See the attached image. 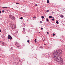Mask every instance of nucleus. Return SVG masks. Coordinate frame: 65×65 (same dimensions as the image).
<instances>
[{"label":"nucleus","instance_id":"cd10ccee","mask_svg":"<svg viewBox=\"0 0 65 65\" xmlns=\"http://www.w3.org/2000/svg\"><path fill=\"white\" fill-rule=\"evenodd\" d=\"M40 23H42V21H40Z\"/></svg>","mask_w":65,"mask_h":65},{"label":"nucleus","instance_id":"f3484780","mask_svg":"<svg viewBox=\"0 0 65 65\" xmlns=\"http://www.w3.org/2000/svg\"><path fill=\"white\" fill-rule=\"evenodd\" d=\"M44 40H43V41H44L45 40V38H44Z\"/></svg>","mask_w":65,"mask_h":65},{"label":"nucleus","instance_id":"aec40b11","mask_svg":"<svg viewBox=\"0 0 65 65\" xmlns=\"http://www.w3.org/2000/svg\"><path fill=\"white\" fill-rule=\"evenodd\" d=\"M17 47H19H19H20V46H17Z\"/></svg>","mask_w":65,"mask_h":65},{"label":"nucleus","instance_id":"4468645a","mask_svg":"<svg viewBox=\"0 0 65 65\" xmlns=\"http://www.w3.org/2000/svg\"><path fill=\"white\" fill-rule=\"evenodd\" d=\"M46 19V21L47 22H48V18H47Z\"/></svg>","mask_w":65,"mask_h":65},{"label":"nucleus","instance_id":"bb28decb","mask_svg":"<svg viewBox=\"0 0 65 65\" xmlns=\"http://www.w3.org/2000/svg\"><path fill=\"white\" fill-rule=\"evenodd\" d=\"M33 18H34V19H35V18H36V17H33Z\"/></svg>","mask_w":65,"mask_h":65},{"label":"nucleus","instance_id":"ea45409f","mask_svg":"<svg viewBox=\"0 0 65 65\" xmlns=\"http://www.w3.org/2000/svg\"><path fill=\"white\" fill-rule=\"evenodd\" d=\"M39 33H40V32Z\"/></svg>","mask_w":65,"mask_h":65},{"label":"nucleus","instance_id":"4be33fe9","mask_svg":"<svg viewBox=\"0 0 65 65\" xmlns=\"http://www.w3.org/2000/svg\"><path fill=\"white\" fill-rule=\"evenodd\" d=\"M54 20H55L54 18H53V19H52V21H54Z\"/></svg>","mask_w":65,"mask_h":65},{"label":"nucleus","instance_id":"dca6fc26","mask_svg":"<svg viewBox=\"0 0 65 65\" xmlns=\"http://www.w3.org/2000/svg\"><path fill=\"white\" fill-rule=\"evenodd\" d=\"M40 48H43V47L42 46H41L40 47Z\"/></svg>","mask_w":65,"mask_h":65},{"label":"nucleus","instance_id":"e433bc0d","mask_svg":"<svg viewBox=\"0 0 65 65\" xmlns=\"http://www.w3.org/2000/svg\"><path fill=\"white\" fill-rule=\"evenodd\" d=\"M1 11H0V13H1Z\"/></svg>","mask_w":65,"mask_h":65},{"label":"nucleus","instance_id":"6e6552de","mask_svg":"<svg viewBox=\"0 0 65 65\" xmlns=\"http://www.w3.org/2000/svg\"><path fill=\"white\" fill-rule=\"evenodd\" d=\"M23 32H25V29L24 28H23Z\"/></svg>","mask_w":65,"mask_h":65},{"label":"nucleus","instance_id":"1a4fd4ad","mask_svg":"<svg viewBox=\"0 0 65 65\" xmlns=\"http://www.w3.org/2000/svg\"><path fill=\"white\" fill-rule=\"evenodd\" d=\"M49 18H50V19H51V18H52V16H49Z\"/></svg>","mask_w":65,"mask_h":65},{"label":"nucleus","instance_id":"a19ab883","mask_svg":"<svg viewBox=\"0 0 65 65\" xmlns=\"http://www.w3.org/2000/svg\"><path fill=\"white\" fill-rule=\"evenodd\" d=\"M0 55H1V54H0Z\"/></svg>","mask_w":65,"mask_h":65},{"label":"nucleus","instance_id":"473e14b6","mask_svg":"<svg viewBox=\"0 0 65 65\" xmlns=\"http://www.w3.org/2000/svg\"><path fill=\"white\" fill-rule=\"evenodd\" d=\"M35 42H36V41H35Z\"/></svg>","mask_w":65,"mask_h":65},{"label":"nucleus","instance_id":"9b49d317","mask_svg":"<svg viewBox=\"0 0 65 65\" xmlns=\"http://www.w3.org/2000/svg\"><path fill=\"white\" fill-rule=\"evenodd\" d=\"M56 24H59V22H58V21H57L56 22Z\"/></svg>","mask_w":65,"mask_h":65},{"label":"nucleus","instance_id":"a211bd4d","mask_svg":"<svg viewBox=\"0 0 65 65\" xmlns=\"http://www.w3.org/2000/svg\"><path fill=\"white\" fill-rule=\"evenodd\" d=\"M2 12L3 13V12H4V10H3L2 11Z\"/></svg>","mask_w":65,"mask_h":65},{"label":"nucleus","instance_id":"412c9836","mask_svg":"<svg viewBox=\"0 0 65 65\" xmlns=\"http://www.w3.org/2000/svg\"><path fill=\"white\" fill-rule=\"evenodd\" d=\"M13 47H11V50H13Z\"/></svg>","mask_w":65,"mask_h":65},{"label":"nucleus","instance_id":"c85d7f7f","mask_svg":"<svg viewBox=\"0 0 65 65\" xmlns=\"http://www.w3.org/2000/svg\"><path fill=\"white\" fill-rule=\"evenodd\" d=\"M36 6H37V4H36L35 5Z\"/></svg>","mask_w":65,"mask_h":65},{"label":"nucleus","instance_id":"b1692460","mask_svg":"<svg viewBox=\"0 0 65 65\" xmlns=\"http://www.w3.org/2000/svg\"><path fill=\"white\" fill-rule=\"evenodd\" d=\"M47 34H49V33L48 32H47Z\"/></svg>","mask_w":65,"mask_h":65},{"label":"nucleus","instance_id":"2f4dec72","mask_svg":"<svg viewBox=\"0 0 65 65\" xmlns=\"http://www.w3.org/2000/svg\"><path fill=\"white\" fill-rule=\"evenodd\" d=\"M0 32H1V30H0Z\"/></svg>","mask_w":65,"mask_h":65},{"label":"nucleus","instance_id":"6ab92c4d","mask_svg":"<svg viewBox=\"0 0 65 65\" xmlns=\"http://www.w3.org/2000/svg\"><path fill=\"white\" fill-rule=\"evenodd\" d=\"M21 20H22L23 19V17H21L20 18Z\"/></svg>","mask_w":65,"mask_h":65},{"label":"nucleus","instance_id":"f03ea898","mask_svg":"<svg viewBox=\"0 0 65 65\" xmlns=\"http://www.w3.org/2000/svg\"><path fill=\"white\" fill-rule=\"evenodd\" d=\"M9 24H10V25H11V26H12V28L13 29H15V28H17V27H16V26H15V25H14L13 24H12V23H9Z\"/></svg>","mask_w":65,"mask_h":65},{"label":"nucleus","instance_id":"f257e3e1","mask_svg":"<svg viewBox=\"0 0 65 65\" xmlns=\"http://www.w3.org/2000/svg\"><path fill=\"white\" fill-rule=\"evenodd\" d=\"M62 50H57L52 53L53 59L56 62H58L60 64H63V59L60 55H59L60 53H62Z\"/></svg>","mask_w":65,"mask_h":65},{"label":"nucleus","instance_id":"5701e85b","mask_svg":"<svg viewBox=\"0 0 65 65\" xmlns=\"http://www.w3.org/2000/svg\"><path fill=\"white\" fill-rule=\"evenodd\" d=\"M41 30H43V28H42V27H41Z\"/></svg>","mask_w":65,"mask_h":65},{"label":"nucleus","instance_id":"58836bf2","mask_svg":"<svg viewBox=\"0 0 65 65\" xmlns=\"http://www.w3.org/2000/svg\"><path fill=\"white\" fill-rule=\"evenodd\" d=\"M29 31H30V30H29Z\"/></svg>","mask_w":65,"mask_h":65},{"label":"nucleus","instance_id":"0eeeda50","mask_svg":"<svg viewBox=\"0 0 65 65\" xmlns=\"http://www.w3.org/2000/svg\"><path fill=\"white\" fill-rule=\"evenodd\" d=\"M60 17L61 18H64V16H63V15H61Z\"/></svg>","mask_w":65,"mask_h":65},{"label":"nucleus","instance_id":"ddd939ff","mask_svg":"<svg viewBox=\"0 0 65 65\" xmlns=\"http://www.w3.org/2000/svg\"><path fill=\"white\" fill-rule=\"evenodd\" d=\"M41 18L42 19H44V17L43 16H42Z\"/></svg>","mask_w":65,"mask_h":65},{"label":"nucleus","instance_id":"37998d69","mask_svg":"<svg viewBox=\"0 0 65 65\" xmlns=\"http://www.w3.org/2000/svg\"><path fill=\"white\" fill-rule=\"evenodd\" d=\"M46 56H47V55H46Z\"/></svg>","mask_w":65,"mask_h":65},{"label":"nucleus","instance_id":"39448f33","mask_svg":"<svg viewBox=\"0 0 65 65\" xmlns=\"http://www.w3.org/2000/svg\"><path fill=\"white\" fill-rule=\"evenodd\" d=\"M11 19L13 20H14L15 19V17H14V16H12V18H11Z\"/></svg>","mask_w":65,"mask_h":65},{"label":"nucleus","instance_id":"7c9ffc66","mask_svg":"<svg viewBox=\"0 0 65 65\" xmlns=\"http://www.w3.org/2000/svg\"><path fill=\"white\" fill-rule=\"evenodd\" d=\"M15 63H16V64H17V65L18 64V63L17 62H16Z\"/></svg>","mask_w":65,"mask_h":65},{"label":"nucleus","instance_id":"79ce46f5","mask_svg":"<svg viewBox=\"0 0 65 65\" xmlns=\"http://www.w3.org/2000/svg\"><path fill=\"white\" fill-rule=\"evenodd\" d=\"M45 55H46V54Z\"/></svg>","mask_w":65,"mask_h":65},{"label":"nucleus","instance_id":"9d476101","mask_svg":"<svg viewBox=\"0 0 65 65\" xmlns=\"http://www.w3.org/2000/svg\"><path fill=\"white\" fill-rule=\"evenodd\" d=\"M47 3H48L50 2V1H49V0H47Z\"/></svg>","mask_w":65,"mask_h":65},{"label":"nucleus","instance_id":"2eb2a0df","mask_svg":"<svg viewBox=\"0 0 65 65\" xmlns=\"http://www.w3.org/2000/svg\"><path fill=\"white\" fill-rule=\"evenodd\" d=\"M49 11H50V10H47L46 11V12H49Z\"/></svg>","mask_w":65,"mask_h":65},{"label":"nucleus","instance_id":"423d86ee","mask_svg":"<svg viewBox=\"0 0 65 65\" xmlns=\"http://www.w3.org/2000/svg\"><path fill=\"white\" fill-rule=\"evenodd\" d=\"M12 15H11L10 14L9 16V17L10 19H11L12 17Z\"/></svg>","mask_w":65,"mask_h":65},{"label":"nucleus","instance_id":"393cba45","mask_svg":"<svg viewBox=\"0 0 65 65\" xmlns=\"http://www.w3.org/2000/svg\"><path fill=\"white\" fill-rule=\"evenodd\" d=\"M27 42H28V43L30 42V41H29V40L27 41Z\"/></svg>","mask_w":65,"mask_h":65},{"label":"nucleus","instance_id":"c756f323","mask_svg":"<svg viewBox=\"0 0 65 65\" xmlns=\"http://www.w3.org/2000/svg\"><path fill=\"white\" fill-rule=\"evenodd\" d=\"M3 8H7V7H3Z\"/></svg>","mask_w":65,"mask_h":65},{"label":"nucleus","instance_id":"20e7f679","mask_svg":"<svg viewBox=\"0 0 65 65\" xmlns=\"http://www.w3.org/2000/svg\"><path fill=\"white\" fill-rule=\"evenodd\" d=\"M1 44L3 46H5V45L4 44V43L3 42H1Z\"/></svg>","mask_w":65,"mask_h":65},{"label":"nucleus","instance_id":"a878e982","mask_svg":"<svg viewBox=\"0 0 65 65\" xmlns=\"http://www.w3.org/2000/svg\"><path fill=\"white\" fill-rule=\"evenodd\" d=\"M16 4H20V3H16Z\"/></svg>","mask_w":65,"mask_h":65},{"label":"nucleus","instance_id":"72a5a7b5","mask_svg":"<svg viewBox=\"0 0 65 65\" xmlns=\"http://www.w3.org/2000/svg\"><path fill=\"white\" fill-rule=\"evenodd\" d=\"M19 43L17 42L16 43V44H18Z\"/></svg>","mask_w":65,"mask_h":65},{"label":"nucleus","instance_id":"f704fd0d","mask_svg":"<svg viewBox=\"0 0 65 65\" xmlns=\"http://www.w3.org/2000/svg\"><path fill=\"white\" fill-rule=\"evenodd\" d=\"M44 45H46V44H44Z\"/></svg>","mask_w":65,"mask_h":65},{"label":"nucleus","instance_id":"f8f14e48","mask_svg":"<svg viewBox=\"0 0 65 65\" xmlns=\"http://www.w3.org/2000/svg\"><path fill=\"white\" fill-rule=\"evenodd\" d=\"M55 34L53 33V36H55Z\"/></svg>","mask_w":65,"mask_h":65},{"label":"nucleus","instance_id":"7ed1b4c3","mask_svg":"<svg viewBox=\"0 0 65 65\" xmlns=\"http://www.w3.org/2000/svg\"><path fill=\"white\" fill-rule=\"evenodd\" d=\"M8 39H10V40H11L12 39V37L9 35L8 36Z\"/></svg>","mask_w":65,"mask_h":65},{"label":"nucleus","instance_id":"c9c22d12","mask_svg":"<svg viewBox=\"0 0 65 65\" xmlns=\"http://www.w3.org/2000/svg\"><path fill=\"white\" fill-rule=\"evenodd\" d=\"M36 39H35V41H36Z\"/></svg>","mask_w":65,"mask_h":65},{"label":"nucleus","instance_id":"4c0bfd02","mask_svg":"<svg viewBox=\"0 0 65 65\" xmlns=\"http://www.w3.org/2000/svg\"><path fill=\"white\" fill-rule=\"evenodd\" d=\"M18 59H19H19H20V58H18Z\"/></svg>","mask_w":65,"mask_h":65}]
</instances>
